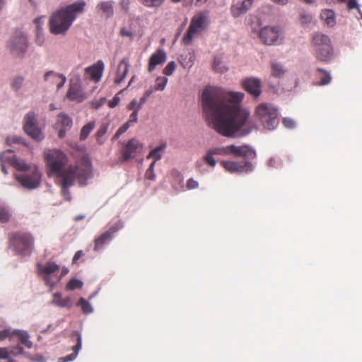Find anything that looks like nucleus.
<instances>
[{"label": "nucleus", "mask_w": 362, "mask_h": 362, "mask_svg": "<svg viewBox=\"0 0 362 362\" xmlns=\"http://www.w3.org/2000/svg\"><path fill=\"white\" fill-rule=\"evenodd\" d=\"M244 94L207 86L202 93V105L209 124L226 136H245L251 131L250 112L240 107Z\"/></svg>", "instance_id": "1"}, {"label": "nucleus", "mask_w": 362, "mask_h": 362, "mask_svg": "<svg viewBox=\"0 0 362 362\" xmlns=\"http://www.w3.org/2000/svg\"><path fill=\"white\" fill-rule=\"evenodd\" d=\"M46 168L47 176L54 178L66 200L71 199L69 188L76 181L81 186H86L87 181L93 177L90 160H76L73 163H69L67 160H47Z\"/></svg>", "instance_id": "2"}, {"label": "nucleus", "mask_w": 362, "mask_h": 362, "mask_svg": "<svg viewBox=\"0 0 362 362\" xmlns=\"http://www.w3.org/2000/svg\"><path fill=\"white\" fill-rule=\"evenodd\" d=\"M86 5L84 1L80 0L54 12L49 20L50 33L54 35L65 34L77 15L83 12Z\"/></svg>", "instance_id": "3"}, {"label": "nucleus", "mask_w": 362, "mask_h": 362, "mask_svg": "<svg viewBox=\"0 0 362 362\" xmlns=\"http://www.w3.org/2000/svg\"><path fill=\"white\" fill-rule=\"evenodd\" d=\"M11 165L18 171L21 175H16L17 181L25 188L33 189L37 188L41 182V173L35 165H29L24 160H7Z\"/></svg>", "instance_id": "4"}, {"label": "nucleus", "mask_w": 362, "mask_h": 362, "mask_svg": "<svg viewBox=\"0 0 362 362\" xmlns=\"http://www.w3.org/2000/svg\"><path fill=\"white\" fill-rule=\"evenodd\" d=\"M228 155L243 157L244 158H254L256 157V152L248 146H237L230 145L226 147H215L209 149L202 158H213L214 156H226Z\"/></svg>", "instance_id": "5"}, {"label": "nucleus", "mask_w": 362, "mask_h": 362, "mask_svg": "<svg viewBox=\"0 0 362 362\" xmlns=\"http://www.w3.org/2000/svg\"><path fill=\"white\" fill-rule=\"evenodd\" d=\"M255 113L264 128L268 130L274 129L279 124L278 110L270 104H259L256 107Z\"/></svg>", "instance_id": "6"}, {"label": "nucleus", "mask_w": 362, "mask_h": 362, "mask_svg": "<svg viewBox=\"0 0 362 362\" xmlns=\"http://www.w3.org/2000/svg\"><path fill=\"white\" fill-rule=\"evenodd\" d=\"M312 44L315 47L317 59L322 62L330 61L333 55V49L330 40L326 35L315 33L313 36Z\"/></svg>", "instance_id": "7"}, {"label": "nucleus", "mask_w": 362, "mask_h": 362, "mask_svg": "<svg viewBox=\"0 0 362 362\" xmlns=\"http://www.w3.org/2000/svg\"><path fill=\"white\" fill-rule=\"evenodd\" d=\"M10 245L21 255L30 254L33 247V238L30 233H13L9 235Z\"/></svg>", "instance_id": "8"}, {"label": "nucleus", "mask_w": 362, "mask_h": 362, "mask_svg": "<svg viewBox=\"0 0 362 362\" xmlns=\"http://www.w3.org/2000/svg\"><path fill=\"white\" fill-rule=\"evenodd\" d=\"M208 25V16L206 13H199L191 20L189 28L182 38L185 45H190L195 35L201 33Z\"/></svg>", "instance_id": "9"}, {"label": "nucleus", "mask_w": 362, "mask_h": 362, "mask_svg": "<svg viewBox=\"0 0 362 362\" xmlns=\"http://www.w3.org/2000/svg\"><path fill=\"white\" fill-rule=\"evenodd\" d=\"M23 128L24 132L35 141H40L45 137L42 129L38 127L36 115L33 111L25 115Z\"/></svg>", "instance_id": "10"}, {"label": "nucleus", "mask_w": 362, "mask_h": 362, "mask_svg": "<svg viewBox=\"0 0 362 362\" xmlns=\"http://www.w3.org/2000/svg\"><path fill=\"white\" fill-rule=\"evenodd\" d=\"M38 274L42 276V280L47 286L53 288L56 284L52 276L57 278L60 267L53 262H47L45 264H37Z\"/></svg>", "instance_id": "11"}, {"label": "nucleus", "mask_w": 362, "mask_h": 362, "mask_svg": "<svg viewBox=\"0 0 362 362\" xmlns=\"http://www.w3.org/2000/svg\"><path fill=\"white\" fill-rule=\"evenodd\" d=\"M223 167L230 173H247L252 169L247 160H220Z\"/></svg>", "instance_id": "12"}, {"label": "nucleus", "mask_w": 362, "mask_h": 362, "mask_svg": "<svg viewBox=\"0 0 362 362\" xmlns=\"http://www.w3.org/2000/svg\"><path fill=\"white\" fill-rule=\"evenodd\" d=\"M122 228L119 223H115L109 227L108 230L103 233L94 240L95 251L100 250L104 245L108 244L112 239L114 235Z\"/></svg>", "instance_id": "13"}, {"label": "nucleus", "mask_w": 362, "mask_h": 362, "mask_svg": "<svg viewBox=\"0 0 362 362\" xmlns=\"http://www.w3.org/2000/svg\"><path fill=\"white\" fill-rule=\"evenodd\" d=\"M8 46L13 54L21 55L26 51L27 39L21 31H16L11 39Z\"/></svg>", "instance_id": "14"}, {"label": "nucleus", "mask_w": 362, "mask_h": 362, "mask_svg": "<svg viewBox=\"0 0 362 362\" xmlns=\"http://www.w3.org/2000/svg\"><path fill=\"white\" fill-rule=\"evenodd\" d=\"M72 119L66 114L62 112L57 116L54 128L58 129V137L63 139L67 130L72 127Z\"/></svg>", "instance_id": "15"}, {"label": "nucleus", "mask_w": 362, "mask_h": 362, "mask_svg": "<svg viewBox=\"0 0 362 362\" xmlns=\"http://www.w3.org/2000/svg\"><path fill=\"white\" fill-rule=\"evenodd\" d=\"M259 37L264 44L274 45L279 38V30L276 27H264L260 30Z\"/></svg>", "instance_id": "16"}, {"label": "nucleus", "mask_w": 362, "mask_h": 362, "mask_svg": "<svg viewBox=\"0 0 362 362\" xmlns=\"http://www.w3.org/2000/svg\"><path fill=\"white\" fill-rule=\"evenodd\" d=\"M144 148V144L136 138L131 139L122 149L124 158H132L140 153Z\"/></svg>", "instance_id": "17"}, {"label": "nucleus", "mask_w": 362, "mask_h": 362, "mask_svg": "<svg viewBox=\"0 0 362 362\" xmlns=\"http://www.w3.org/2000/svg\"><path fill=\"white\" fill-rule=\"evenodd\" d=\"M243 88L254 97H258L261 93V81L257 78H247L242 82Z\"/></svg>", "instance_id": "18"}, {"label": "nucleus", "mask_w": 362, "mask_h": 362, "mask_svg": "<svg viewBox=\"0 0 362 362\" xmlns=\"http://www.w3.org/2000/svg\"><path fill=\"white\" fill-rule=\"evenodd\" d=\"M66 98L71 101L82 102L84 99V94L78 83H71L66 94Z\"/></svg>", "instance_id": "19"}, {"label": "nucleus", "mask_w": 362, "mask_h": 362, "mask_svg": "<svg viewBox=\"0 0 362 362\" xmlns=\"http://www.w3.org/2000/svg\"><path fill=\"white\" fill-rule=\"evenodd\" d=\"M104 67L105 65L103 62L102 60H98L93 65L86 68L85 72L89 76L91 80L98 82L102 77Z\"/></svg>", "instance_id": "20"}, {"label": "nucleus", "mask_w": 362, "mask_h": 362, "mask_svg": "<svg viewBox=\"0 0 362 362\" xmlns=\"http://www.w3.org/2000/svg\"><path fill=\"white\" fill-rule=\"evenodd\" d=\"M44 80L50 84L56 85L57 90H59L64 86L66 78L62 74L49 71L44 74Z\"/></svg>", "instance_id": "21"}, {"label": "nucleus", "mask_w": 362, "mask_h": 362, "mask_svg": "<svg viewBox=\"0 0 362 362\" xmlns=\"http://www.w3.org/2000/svg\"><path fill=\"white\" fill-rule=\"evenodd\" d=\"M254 0H243L237 1L231 6L230 12L233 17L237 18L245 13L252 6Z\"/></svg>", "instance_id": "22"}, {"label": "nucleus", "mask_w": 362, "mask_h": 362, "mask_svg": "<svg viewBox=\"0 0 362 362\" xmlns=\"http://www.w3.org/2000/svg\"><path fill=\"white\" fill-rule=\"evenodd\" d=\"M167 59L165 52L162 49H158L150 57L148 62V70L152 72L158 65L163 64Z\"/></svg>", "instance_id": "23"}, {"label": "nucleus", "mask_w": 362, "mask_h": 362, "mask_svg": "<svg viewBox=\"0 0 362 362\" xmlns=\"http://www.w3.org/2000/svg\"><path fill=\"white\" fill-rule=\"evenodd\" d=\"M129 66L128 59L124 58L119 62L115 78V83L119 85L124 80L129 71Z\"/></svg>", "instance_id": "24"}, {"label": "nucleus", "mask_w": 362, "mask_h": 362, "mask_svg": "<svg viewBox=\"0 0 362 362\" xmlns=\"http://www.w3.org/2000/svg\"><path fill=\"white\" fill-rule=\"evenodd\" d=\"M139 111H133L132 113L129 116V119L127 122H126L123 125H122L116 132L115 134L114 135L112 139L117 140L118 139L122 134L125 133L127 129L136 124L138 122V113Z\"/></svg>", "instance_id": "25"}, {"label": "nucleus", "mask_w": 362, "mask_h": 362, "mask_svg": "<svg viewBox=\"0 0 362 362\" xmlns=\"http://www.w3.org/2000/svg\"><path fill=\"white\" fill-rule=\"evenodd\" d=\"M52 303V304L60 308H70L72 305L71 298L69 297L62 298V294L59 292H56L53 294V299Z\"/></svg>", "instance_id": "26"}, {"label": "nucleus", "mask_w": 362, "mask_h": 362, "mask_svg": "<svg viewBox=\"0 0 362 362\" xmlns=\"http://www.w3.org/2000/svg\"><path fill=\"white\" fill-rule=\"evenodd\" d=\"M77 342L75 346H73V353L62 358H59V362H68L73 361L76 358V356L78 355V351L81 348L82 341H81V337L80 334H77Z\"/></svg>", "instance_id": "27"}, {"label": "nucleus", "mask_w": 362, "mask_h": 362, "mask_svg": "<svg viewBox=\"0 0 362 362\" xmlns=\"http://www.w3.org/2000/svg\"><path fill=\"white\" fill-rule=\"evenodd\" d=\"M109 128V123H103L98 128L97 132L95 134L96 141L99 145H103L106 141L105 134L107 132Z\"/></svg>", "instance_id": "28"}, {"label": "nucleus", "mask_w": 362, "mask_h": 362, "mask_svg": "<svg viewBox=\"0 0 362 362\" xmlns=\"http://www.w3.org/2000/svg\"><path fill=\"white\" fill-rule=\"evenodd\" d=\"M320 18L329 27L336 24L335 14L332 10L326 9L322 11Z\"/></svg>", "instance_id": "29"}, {"label": "nucleus", "mask_w": 362, "mask_h": 362, "mask_svg": "<svg viewBox=\"0 0 362 362\" xmlns=\"http://www.w3.org/2000/svg\"><path fill=\"white\" fill-rule=\"evenodd\" d=\"M97 8L105 13L107 18L112 17L114 14L112 1H102L97 5Z\"/></svg>", "instance_id": "30"}, {"label": "nucleus", "mask_w": 362, "mask_h": 362, "mask_svg": "<svg viewBox=\"0 0 362 362\" xmlns=\"http://www.w3.org/2000/svg\"><path fill=\"white\" fill-rule=\"evenodd\" d=\"M13 337H17L19 341L25 345L27 348L30 349L33 346V343L29 341V336L26 332L14 330L13 331Z\"/></svg>", "instance_id": "31"}, {"label": "nucleus", "mask_w": 362, "mask_h": 362, "mask_svg": "<svg viewBox=\"0 0 362 362\" xmlns=\"http://www.w3.org/2000/svg\"><path fill=\"white\" fill-rule=\"evenodd\" d=\"M167 148V143L162 141L160 145L155 148L152 149L146 158H160L163 153L165 151Z\"/></svg>", "instance_id": "32"}, {"label": "nucleus", "mask_w": 362, "mask_h": 362, "mask_svg": "<svg viewBox=\"0 0 362 362\" xmlns=\"http://www.w3.org/2000/svg\"><path fill=\"white\" fill-rule=\"evenodd\" d=\"M196 56L194 52H188L185 55L181 56L180 63L185 69H190L195 61Z\"/></svg>", "instance_id": "33"}, {"label": "nucleus", "mask_w": 362, "mask_h": 362, "mask_svg": "<svg viewBox=\"0 0 362 362\" xmlns=\"http://www.w3.org/2000/svg\"><path fill=\"white\" fill-rule=\"evenodd\" d=\"M95 127V121H90L88 122L86 124H85L81 129L79 139L81 141H85Z\"/></svg>", "instance_id": "34"}, {"label": "nucleus", "mask_w": 362, "mask_h": 362, "mask_svg": "<svg viewBox=\"0 0 362 362\" xmlns=\"http://www.w3.org/2000/svg\"><path fill=\"white\" fill-rule=\"evenodd\" d=\"M23 351V348L19 346L11 349L10 351L6 348H0V359H9L10 354L16 355L22 354Z\"/></svg>", "instance_id": "35"}, {"label": "nucleus", "mask_w": 362, "mask_h": 362, "mask_svg": "<svg viewBox=\"0 0 362 362\" xmlns=\"http://www.w3.org/2000/svg\"><path fill=\"white\" fill-rule=\"evenodd\" d=\"M44 158H65V155L59 149H46L44 151Z\"/></svg>", "instance_id": "36"}, {"label": "nucleus", "mask_w": 362, "mask_h": 362, "mask_svg": "<svg viewBox=\"0 0 362 362\" xmlns=\"http://www.w3.org/2000/svg\"><path fill=\"white\" fill-rule=\"evenodd\" d=\"M272 75L274 77L280 78L286 73V69L281 64L277 62H272L271 64Z\"/></svg>", "instance_id": "37"}, {"label": "nucleus", "mask_w": 362, "mask_h": 362, "mask_svg": "<svg viewBox=\"0 0 362 362\" xmlns=\"http://www.w3.org/2000/svg\"><path fill=\"white\" fill-rule=\"evenodd\" d=\"M216 160H199L197 163V168L201 172L206 171L207 168H214L216 165Z\"/></svg>", "instance_id": "38"}, {"label": "nucleus", "mask_w": 362, "mask_h": 362, "mask_svg": "<svg viewBox=\"0 0 362 362\" xmlns=\"http://www.w3.org/2000/svg\"><path fill=\"white\" fill-rule=\"evenodd\" d=\"M214 71L218 73H224L227 71L228 68L222 64L221 59L218 57H215L212 64Z\"/></svg>", "instance_id": "39"}, {"label": "nucleus", "mask_w": 362, "mask_h": 362, "mask_svg": "<svg viewBox=\"0 0 362 362\" xmlns=\"http://www.w3.org/2000/svg\"><path fill=\"white\" fill-rule=\"evenodd\" d=\"M317 71L320 74V82L318 83V85L325 86L329 84L332 80L330 74L328 71L320 68L317 69Z\"/></svg>", "instance_id": "40"}, {"label": "nucleus", "mask_w": 362, "mask_h": 362, "mask_svg": "<svg viewBox=\"0 0 362 362\" xmlns=\"http://www.w3.org/2000/svg\"><path fill=\"white\" fill-rule=\"evenodd\" d=\"M11 217L9 209L2 204H0V222L7 223Z\"/></svg>", "instance_id": "41"}, {"label": "nucleus", "mask_w": 362, "mask_h": 362, "mask_svg": "<svg viewBox=\"0 0 362 362\" xmlns=\"http://www.w3.org/2000/svg\"><path fill=\"white\" fill-rule=\"evenodd\" d=\"M77 305L81 307L83 313L85 314L90 313L93 310L90 304L83 298H81L78 300Z\"/></svg>", "instance_id": "42"}, {"label": "nucleus", "mask_w": 362, "mask_h": 362, "mask_svg": "<svg viewBox=\"0 0 362 362\" xmlns=\"http://www.w3.org/2000/svg\"><path fill=\"white\" fill-rule=\"evenodd\" d=\"M83 286V282L76 279H72L66 284V289L68 291H73L76 288H81Z\"/></svg>", "instance_id": "43"}, {"label": "nucleus", "mask_w": 362, "mask_h": 362, "mask_svg": "<svg viewBox=\"0 0 362 362\" xmlns=\"http://www.w3.org/2000/svg\"><path fill=\"white\" fill-rule=\"evenodd\" d=\"M168 79L165 76H159L156 81V90H163L166 86Z\"/></svg>", "instance_id": "44"}, {"label": "nucleus", "mask_w": 362, "mask_h": 362, "mask_svg": "<svg viewBox=\"0 0 362 362\" xmlns=\"http://www.w3.org/2000/svg\"><path fill=\"white\" fill-rule=\"evenodd\" d=\"M143 5L147 7H158L164 0H139Z\"/></svg>", "instance_id": "45"}, {"label": "nucleus", "mask_w": 362, "mask_h": 362, "mask_svg": "<svg viewBox=\"0 0 362 362\" xmlns=\"http://www.w3.org/2000/svg\"><path fill=\"white\" fill-rule=\"evenodd\" d=\"M176 69V64L175 62H170L164 68L163 73L166 76H171Z\"/></svg>", "instance_id": "46"}, {"label": "nucleus", "mask_w": 362, "mask_h": 362, "mask_svg": "<svg viewBox=\"0 0 362 362\" xmlns=\"http://www.w3.org/2000/svg\"><path fill=\"white\" fill-rule=\"evenodd\" d=\"M24 78L22 76H17L11 81V87L13 90H18L21 88Z\"/></svg>", "instance_id": "47"}, {"label": "nucleus", "mask_w": 362, "mask_h": 362, "mask_svg": "<svg viewBox=\"0 0 362 362\" xmlns=\"http://www.w3.org/2000/svg\"><path fill=\"white\" fill-rule=\"evenodd\" d=\"M128 110L139 111L141 109V105L139 104L136 99H133L127 106Z\"/></svg>", "instance_id": "48"}, {"label": "nucleus", "mask_w": 362, "mask_h": 362, "mask_svg": "<svg viewBox=\"0 0 362 362\" xmlns=\"http://www.w3.org/2000/svg\"><path fill=\"white\" fill-rule=\"evenodd\" d=\"M156 160H154L150 165L149 168L147 169L146 172V178L148 180H154L155 174L153 173V167L156 163Z\"/></svg>", "instance_id": "49"}, {"label": "nucleus", "mask_w": 362, "mask_h": 362, "mask_svg": "<svg viewBox=\"0 0 362 362\" xmlns=\"http://www.w3.org/2000/svg\"><path fill=\"white\" fill-rule=\"evenodd\" d=\"M16 155L14 153L13 149H8L5 152L2 153L0 156V158H16Z\"/></svg>", "instance_id": "50"}, {"label": "nucleus", "mask_w": 362, "mask_h": 362, "mask_svg": "<svg viewBox=\"0 0 362 362\" xmlns=\"http://www.w3.org/2000/svg\"><path fill=\"white\" fill-rule=\"evenodd\" d=\"M284 125L288 129H293L296 127L295 121L288 117H284L282 120Z\"/></svg>", "instance_id": "51"}, {"label": "nucleus", "mask_w": 362, "mask_h": 362, "mask_svg": "<svg viewBox=\"0 0 362 362\" xmlns=\"http://www.w3.org/2000/svg\"><path fill=\"white\" fill-rule=\"evenodd\" d=\"M198 187H199V182L197 180H194L193 178H189L187 181L186 187L187 189H189V190L194 189L198 188Z\"/></svg>", "instance_id": "52"}, {"label": "nucleus", "mask_w": 362, "mask_h": 362, "mask_svg": "<svg viewBox=\"0 0 362 362\" xmlns=\"http://www.w3.org/2000/svg\"><path fill=\"white\" fill-rule=\"evenodd\" d=\"M13 337V332H11L10 329H4L0 331V340H4L6 338L11 339Z\"/></svg>", "instance_id": "53"}, {"label": "nucleus", "mask_w": 362, "mask_h": 362, "mask_svg": "<svg viewBox=\"0 0 362 362\" xmlns=\"http://www.w3.org/2000/svg\"><path fill=\"white\" fill-rule=\"evenodd\" d=\"M6 141L10 145L12 144H21L23 141V139L17 136H12L8 137Z\"/></svg>", "instance_id": "54"}, {"label": "nucleus", "mask_w": 362, "mask_h": 362, "mask_svg": "<svg viewBox=\"0 0 362 362\" xmlns=\"http://www.w3.org/2000/svg\"><path fill=\"white\" fill-rule=\"evenodd\" d=\"M119 101H120V98L117 95H115L112 98V100L109 101L108 105L110 107L114 108L119 104Z\"/></svg>", "instance_id": "55"}, {"label": "nucleus", "mask_w": 362, "mask_h": 362, "mask_svg": "<svg viewBox=\"0 0 362 362\" xmlns=\"http://www.w3.org/2000/svg\"><path fill=\"white\" fill-rule=\"evenodd\" d=\"M60 274L58 276L57 275V281L61 280V279L66 275L69 272V269L66 267H63L61 270L59 269Z\"/></svg>", "instance_id": "56"}, {"label": "nucleus", "mask_w": 362, "mask_h": 362, "mask_svg": "<svg viewBox=\"0 0 362 362\" xmlns=\"http://www.w3.org/2000/svg\"><path fill=\"white\" fill-rule=\"evenodd\" d=\"M120 35L122 36V37H132L133 36V34L132 32H130L129 30H127L125 28H123L121 29L120 30Z\"/></svg>", "instance_id": "57"}, {"label": "nucleus", "mask_w": 362, "mask_h": 362, "mask_svg": "<svg viewBox=\"0 0 362 362\" xmlns=\"http://www.w3.org/2000/svg\"><path fill=\"white\" fill-rule=\"evenodd\" d=\"M129 0H122L119 3L120 6L122 8V9L125 12H127V11L129 9Z\"/></svg>", "instance_id": "58"}, {"label": "nucleus", "mask_w": 362, "mask_h": 362, "mask_svg": "<svg viewBox=\"0 0 362 362\" xmlns=\"http://www.w3.org/2000/svg\"><path fill=\"white\" fill-rule=\"evenodd\" d=\"M83 255V253L82 250H78V251H77V252L75 253V255H74V257H73V259H72V262H73V264L76 263V261H77L78 259H80Z\"/></svg>", "instance_id": "59"}, {"label": "nucleus", "mask_w": 362, "mask_h": 362, "mask_svg": "<svg viewBox=\"0 0 362 362\" xmlns=\"http://www.w3.org/2000/svg\"><path fill=\"white\" fill-rule=\"evenodd\" d=\"M6 163H8L11 165V162L10 161H8L7 160H4V162L1 163V171L5 174L6 175L8 173L6 169V166H5V164Z\"/></svg>", "instance_id": "60"}, {"label": "nucleus", "mask_w": 362, "mask_h": 362, "mask_svg": "<svg viewBox=\"0 0 362 362\" xmlns=\"http://www.w3.org/2000/svg\"><path fill=\"white\" fill-rule=\"evenodd\" d=\"M147 100H148V98L146 97L144 95H143V96L140 98L139 104L141 105V107L146 103Z\"/></svg>", "instance_id": "61"}, {"label": "nucleus", "mask_w": 362, "mask_h": 362, "mask_svg": "<svg viewBox=\"0 0 362 362\" xmlns=\"http://www.w3.org/2000/svg\"><path fill=\"white\" fill-rule=\"evenodd\" d=\"M152 93H153V89H152V88H150L149 89H148L145 91L144 95L148 98L151 96V95L152 94Z\"/></svg>", "instance_id": "62"}, {"label": "nucleus", "mask_w": 362, "mask_h": 362, "mask_svg": "<svg viewBox=\"0 0 362 362\" xmlns=\"http://www.w3.org/2000/svg\"><path fill=\"white\" fill-rule=\"evenodd\" d=\"M273 1L278 4L285 5L287 4L288 0H273Z\"/></svg>", "instance_id": "63"}, {"label": "nucleus", "mask_w": 362, "mask_h": 362, "mask_svg": "<svg viewBox=\"0 0 362 362\" xmlns=\"http://www.w3.org/2000/svg\"><path fill=\"white\" fill-rule=\"evenodd\" d=\"M85 218L83 215H78L74 217V220L75 221H79L81 220H83Z\"/></svg>", "instance_id": "64"}]
</instances>
